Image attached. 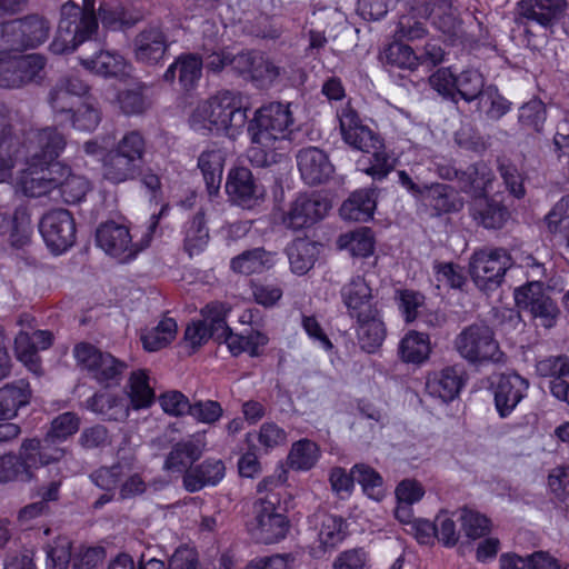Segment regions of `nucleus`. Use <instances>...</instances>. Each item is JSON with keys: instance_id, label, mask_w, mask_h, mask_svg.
Wrapping results in <instances>:
<instances>
[{"instance_id": "obj_3", "label": "nucleus", "mask_w": 569, "mask_h": 569, "mask_svg": "<svg viewBox=\"0 0 569 569\" xmlns=\"http://www.w3.org/2000/svg\"><path fill=\"white\" fill-rule=\"evenodd\" d=\"M99 27L96 0H69L60 8L58 30L50 50L54 54L73 52L91 39Z\"/></svg>"}, {"instance_id": "obj_30", "label": "nucleus", "mask_w": 569, "mask_h": 569, "mask_svg": "<svg viewBox=\"0 0 569 569\" xmlns=\"http://www.w3.org/2000/svg\"><path fill=\"white\" fill-rule=\"evenodd\" d=\"M226 467L220 459H206L183 476V487L189 492L200 491L206 486H216L224 477Z\"/></svg>"}, {"instance_id": "obj_43", "label": "nucleus", "mask_w": 569, "mask_h": 569, "mask_svg": "<svg viewBox=\"0 0 569 569\" xmlns=\"http://www.w3.org/2000/svg\"><path fill=\"white\" fill-rule=\"evenodd\" d=\"M421 200L427 201L437 214L458 211L462 207L452 188L443 183L428 186Z\"/></svg>"}, {"instance_id": "obj_63", "label": "nucleus", "mask_w": 569, "mask_h": 569, "mask_svg": "<svg viewBox=\"0 0 569 569\" xmlns=\"http://www.w3.org/2000/svg\"><path fill=\"white\" fill-rule=\"evenodd\" d=\"M518 118L523 128L541 132L547 119L546 106L540 100H530L519 109Z\"/></svg>"}, {"instance_id": "obj_9", "label": "nucleus", "mask_w": 569, "mask_h": 569, "mask_svg": "<svg viewBox=\"0 0 569 569\" xmlns=\"http://www.w3.org/2000/svg\"><path fill=\"white\" fill-rule=\"evenodd\" d=\"M511 266L512 259L506 249H483L472 254L470 274L480 290L493 291L502 283Z\"/></svg>"}, {"instance_id": "obj_58", "label": "nucleus", "mask_w": 569, "mask_h": 569, "mask_svg": "<svg viewBox=\"0 0 569 569\" xmlns=\"http://www.w3.org/2000/svg\"><path fill=\"white\" fill-rule=\"evenodd\" d=\"M100 121L101 113L99 109L89 102L81 103L64 118V123L69 122L73 129L87 132L96 130Z\"/></svg>"}, {"instance_id": "obj_2", "label": "nucleus", "mask_w": 569, "mask_h": 569, "mask_svg": "<svg viewBox=\"0 0 569 569\" xmlns=\"http://www.w3.org/2000/svg\"><path fill=\"white\" fill-rule=\"evenodd\" d=\"M247 109L239 92L224 90L198 103L190 118V127L202 134L223 131L228 137L238 136L247 123Z\"/></svg>"}, {"instance_id": "obj_47", "label": "nucleus", "mask_w": 569, "mask_h": 569, "mask_svg": "<svg viewBox=\"0 0 569 569\" xmlns=\"http://www.w3.org/2000/svg\"><path fill=\"white\" fill-rule=\"evenodd\" d=\"M14 67L20 78L21 87L32 82H40L44 77L47 60L42 54L30 53L22 56H12Z\"/></svg>"}, {"instance_id": "obj_27", "label": "nucleus", "mask_w": 569, "mask_h": 569, "mask_svg": "<svg viewBox=\"0 0 569 569\" xmlns=\"http://www.w3.org/2000/svg\"><path fill=\"white\" fill-rule=\"evenodd\" d=\"M376 187L356 190L343 201L340 207V216L345 220L367 222L373 217L377 206Z\"/></svg>"}, {"instance_id": "obj_19", "label": "nucleus", "mask_w": 569, "mask_h": 569, "mask_svg": "<svg viewBox=\"0 0 569 569\" xmlns=\"http://www.w3.org/2000/svg\"><path fill=\"white\" fill-rule=\"evenodd\" d=\"M567 7V0H521L517 4L516 23L526 26L533 22L551 28L565 16Z\"/></svg>"}, {"instance_id": "obj_64", "label": "nucleus", "mask_w": 569, "mask_h": 569, "mask_svg": "<svg viewBox=\"0 0 569 569\" xmlns=\"http://www.w3.org/2000/svg\"><path fill=\"white\" fill-rule=\"evenodd\" d=\"M47 566L49 569H67L71 559V541L67 537H58L46 547Z\"/></svg>"}, {"instance_id": "obj_29", "label": "nucleus", "mask_w": 569, "mask_h": 569, "mask_svg": "<svg viewBox=\"0 0 569 569\" xmlns=\"http://www.w3.org/2000/svg\"><path fill=\"white\" fill-rule=\"evenodd\" d=\"M341 298L352 318L367 317L369 312L376 311L371 305V288L360 276L353 277L342 287Z\"/></svg>"}, {"instance_id": "obj_37", "label": "nucleus", "mask_w": 569, "mask_h": 569, "mask_svg": "<svg viewBox=\"0 0 569 569\" xmlns=\"http://www.w3.org/2000/svg\"><path fill=\"white\" fill-rule=\"evenodd\" d=\"M286 253L291 271L298 276H303L313 267L319 249L316 242L306 238H298L288 244Z\"/></svg>"}, {"instance_id": "obj_52", "label": "nucleus", "mask_w": 569, "mask_h": 569, "mask_svg": "<svg viewBox=\"0 0 569 569\" xmlns=\"http://www.w3.org/2000/svg\"><path fill=\"white\" fill-rule=\"evenodd\" d=\"M26 152L20 139L0 142V183L11 178L12 170L18 163H26Z\"/></svg>"}, {"instance_id": "obj_61", "label": "nucleus", "mask_w": 569, "mask_h": 569, "mask_svg": "<svg viewBox=\"0 0 569 569\" xmlns=\"http://www.w3.org/2000/svg\"><path fill=\"white\" fill-rule=\"evenodd\" d=\"M459 520L461 521L462 530L470 539H479L490 531V520L469 508H461L459 510Z\"/></svg>"}, {"instance_id": "obj_20", "label": "nucleus", "mask_w": 569, "mask_h": 569, "mask_svg": "<svg viewBox=\"0 0 569 569\" xmlns=\"http://www.w3.org/2000/svg\"><path fill=\"white\" fill-rule=\"evenodd\" d=\"M137 468V457L130 447H120L117 451V461L111 466H102L89 476L91 482L103 491H114L120 488L126 476Z\"/></svg>"}, {"instance_id": "obj_54", "label": "nucleus", "mask_w": 569, "mask_h": 569, "mask_svg": "<svg viewBox=\"0 0 569 569\" xmlns=\"http://www.w3.org/2000/svg\"><path fill=\"white\" fill-rule=\"evenodd\" d=\"M536 371L540 377L549 378L548 388L552 393L556 383H562L569 378V358L567 356H550L536 363Z\"/></svg>"}, {"instance_id": "obj_18", "label": "nucleus", "mask_w": 569, "mask_h": 569, "mask_svg": "<svg viewBox=\"0 0 569 569\" xmlns=\"http://www.w3.org/2000/svg\"><path fill=\"white\" fill-rule=\"evenodd\" d=\"M417 11L452 42L463 38L462 22L450 0H428L419 4Z\"/></svg>"}, {"instance_id": "obj_45", "label": "nucleus", "mask_w": 569, "mask_h": 569, "mask_svg": "<svg viewBox=\"0 0 569 569\" xmlns=\"http://www.w3.org/2000/svg\"><path fill=\"white\" fill-rule=\"evenodd\" d=\"M209 238L204 214L199 211L184 224V250L190 257L198 254L208 246Z\"/></svg>"}, {"instance_id": "obj_50", "label": "nucleus", "mask_w": 569, "mask_h": 569, "mask_svg": "<svg viewBox=\"0 0 569 569\" xmlns=\"http://www.w3.org/2000/svg\"><path fill=\"white\" fill-rule=\"evenodd\" d=\"M177 331L178 326L174 319L163 318L154 328L142 333L143 348L148 351H158L176 338Z\"/></svg>"}, {"instance_id": "obj_22", "label": "nucleus", "mask_w": 569, "mask_h": 569, "mask_svg": "<svg viewBox=\"0 0 569 569\" xmlns=\"http://www.w3.org/2000/svg\"><path fill=\"white\" fill-rule=\"evenodd\" d=\"M296 159L301 178L309 186L325 183L335 173V167L328 154L317 147L299 150Z\"/></svg>"}, {"instance_id": "obj_4", "label": "nucleus", "mask_w": 569, "mask_h": 569, "mask_svg": "<svg viewBox=\"0 0 569 569\" xmlns=\"http://www.w3.org/2000/svg\"><path fill=\"white\" fill-rule=\"evenodd\" d=\"M271 486L279 487L278 481L266 478L259 482L258 491L267 493L253 502L252 518L247 523L252 539L266 545L284 539L290 528L286 509L280 503V491Z\"/></svg>"}, {"instance_id": "obj_23", "label": "nucleus", "mask_w": 569, "mask_h": 569, "mask_svg": "<svg viewBox=\"0 0 569 569\" xmlns=\"http://www.w3.org/2000/svg\"><path fill=\"white\" fill-rule=\"evenodd\" d=\"M50 435L44 438L26 439L20 447V455L26 459L30 470L49 463L58 462L67 455V448Z\"/></svg>"}, {"instance_id": "obj_33", "label": "nucleus", "mask_w": 569, "mask_h": 569, "mask_svg": "<svg viewBox=\"0 0 569 569\" xmlns=\"http://www.w3.org/2000/svg\"><path fill=\"white\" fill-rule=\"evenodd\" d=\"M57 180V189L67 204L81 202L91 189L86 177L73 173L72 169L62 162H59Z\"/></svg>"}, {"instance_id": "obj_26", "label": "nucleus", "mask_w": 569, "mask_h": 569, "mask_svg": "<svg viewBox=\"0 0 569 569\" xmlns=\"http://www.w3.org/2000/svg\"><path fill=\"white\" fill-rule=\"evenodd\" d=\"M469 210L472 219L486 229H500L509 219L508 208L487 194L472 199Z\"/></svg>"}, {"instance_id": "obj_51", "label": "nucleus", "mask_w": 569, "mask_h": 569, "mask_svg": "<svg viewBox=\"0 0 569 569\" xmlns=\"http://www.w3.org/2000/svg\"><path fill=\"white\" fill-rule=\"evenodd\" d=\"M320 457L318 445L309 439H301L291 446L288 465L295 470L311 469Z\"/></svg>"}, {"instance_id": "obj_17", "label": "nucleus", "mask_w": 569, "mask_h": 569, "mask_svg": "<svg viewBox=\"0 0 569 569\" xmlns=\"http://www.w3.org/2000/svg\"><path fill=\"white\" fill-rule=\"evenodd\" d=\"M342 139L350 147L365 153H370L375 148H381L380 138L363 126L356 110L349 104L340 108L337 112Z\"/></svg>"}, {"instance_id": "obj_24", "label": "nucleus", "mask_w": 569, "mask_h": 569, "mask_svg": "<svg viewBox=\"0 0 569 569\" xmlns=\"http://www.w3.org/2000/svg\"><path fill=\"white\" fill-rule=\"evenodd\" d=\"M226 191L231 200L251 207L263 196V188L256 183L252 172L244 167L232 169L227 178Z\"/></svg>"}, {"instance_id": "obj_16", "label": "nucleus", "mask_w": 569, "mask_h": 569, "mask_svg": "<svg viewBox=\"0 0 569 569\" xmlns=\"http://www.w3.org/2000/svg\"><path fill=\"white\" fill-rule=\"evenodd\" d=\"M89 84L74 74L59 78L49 92V103L56 119L63 124L76 106V99L84 97L89 92Z\"/></svg>"}, {"instance_id": "obj_36", "label": "nucleus", "mask_w": 569, "mask_h": 569, "mask_svg": "<svg viewBox=\"0 0 569 569\" xmlns=\"http://www.w3.org/2000/svg\"><path fill=\"white\" fill-rule=\"evenodd\" d=\"M495 180L492 170L485 162H476L467 167L460 174L459 188L472 199L488 193Z\"/></svg>"}, {"instance_id": "obj_25", "label": "nucleus", "mask_w": 569, "mask_h": 569, "mask_svg": "<svg viewBox=\"0 0 569 569\" xmlns=\"http://www.w3.org/2000/svg\"><path fill=\"white\" fill-rule=\"evenodd\" d=\"M203 69V59L197 53H181L168 67L163 73V80L172 83L176 79L180 87L186 90H192L201 79Z\"/></svg>"}, {"instance_id": "obj_1", "label": "nucleus", "mask_w": 569, "mask_h": 569, "mask_svg": "<svg viewBox=\"0 0 569 569\" xmlns=\"http://www.w3.org/2000/svg\"><path fill=\"white\" fill-rule=\"evenodd\" d=\"M293 117L289 103L270 102L256 110L248 122L251 144L247 149L249 162L266 168L280 161L281 144L293 131Z\"/></svg>"}, {"instance_id": "obj_60", "label": "nucleus", "mask_w": 569, "mask_h": 569, "mask_svg": "<svg viewBox=\"0 0 569 569\" xmlns=\"http://www.w3.org/2000/svg\"><path fill=\"white\" fill-rule=\"evenodd\" d=\"M386 63L405 70L413 71L418 68V54L413 49L402 42H393L385 50Z\"/></svg>"}, {"instance_id": "obj_53", "label": "nucleus", "mask_w": 569, "mask_h": 569, "mask_svg": "<svg viewBox=\"0 0 569 569\" xmlns=\"http://www.w3.org/2000/svg\"><path fill=\"white\" fill-rule=\"evenodd\" d=\"M129 397L133 409L149 408L154 401V391L149 386V377L146 371H133L129 379Z\"/></svg>"}, {"instance_id": "obj_56", "label": "nucleus", "mask_w": 569, "mask_h": 569, "mask_svg": "<svg viewBox=\"0 0 569 569\" xmlns=\"http://www.w3.org/2000/svg\"><path fill=\"white\" fill-rule=\"evenodd\" d=\"M10 228V243L12 247L20 249L30 243L33 229L30 212L26 206L16 208Z\"/></svg>"}, {"instance_id": "obj_5", "label": "nucleus", "mask_w": 569, "mask_h": 569, "mask_svg": "<svg viewBox=\"0 0 569 569\" xmlns=\"http://www.w3.org/2000/svg\"><path fill=\"white\" fill-rule=\"evenodd\" d=\"M453 348L470 365L505 362V353L495 337V331L485 322L465 327L455 337Z\"/></svg>"}, {"instance_id": "obj_38", "label": "nucleus", "mask_w": 569, "mask_h": 569, "mask_svg": "<svg viewBox=\"0 0 569 569\" xmlns=\"http://www.w3.org/2000/svg\"><path fill=\"white\" fill-rule=\"evenodd\" d=\"M98 13L102 27L112 31L129 29L142 19V14L129 11L119 1L101 3Z\"/></svg>"}, {"instance_id": "obj_14", "label": "nucleus", "mask_w": 569, "mask_h": 569, "mask_svg": "<svg viewBox=\"0 0 569 569\" xmlns=\"http://www.w3.org/2000/svg\"><path fill=\"white\" fill-rule=\"evenodd\" d=\"M97 243L109 256L120 262H129L134 259L142 247L132 242V236L126 226L109 221L97 230Z\"/></svg>"}, {"instance_id": "obj_41", "label": "nucleus", "mask_w": 569, "mask_h": 569, "mask_svg": "<svg viewBox=\"0 0 569 569\" xmlns=\"http://www.w3.org/2000/svg\"><path fill=\"white\" fill-rule=\"evenodd\" d=\"M87 407L108 420L121 421L129 416L126 399L112 393L93 395L87 400Z\"/></svg>"}, {"instance_id": "obj_57", "label": "nucleus", "mask_w": 569, "mask_h": 569, "mask_svg": "<svg viewBox=\"0 0 569 569\" xmlns=\"http://www.w3.org/2000/svg\"><path fill=\"white\" fill-rule=\"evenodd\" d=\"M33 477L26 459L19 456L0 457V483L10 481H30Z\"/></svg>"}, {"instance_id": "obj_49", "label": "nucleus", "mask_w": 569, "mask_h": 569, "mask_svg": "<svg viewBox=\"0 0 569 569\" xmlns=\"http://www.w3.org/2000/svg\"><path fill=\"white\" fill-rule=\"evenodd\" d=\"M338 242L340 248L347 249L352 257L367 258L373 252V234L367 227L341 234Z\"/></svg>"}, {"instance_id": "obj_34", "label": "nucleus", "mask_w": 569, "mask_h": 569, "mask_svg": "<svg viewBox=\"0 0 569 569\" xmlns=\"http://www.w3.org/2000/svg\"><path fill=\"white\" fill-rule=\"evenodd\" d=\"M276 263V253L262 247L246 250L230 261L232 271L241 274L261 273L271 269Z\"/></svg>"}, {"instance_id": "obj_44", "label": "nucleus", "mask_w": 569, "mask_h": 569, "mask_svg": "<svg viewBox=\"0 0 569 569\" xmlns=\"http://www.w3.org/2000/svg\"><path fill=\"white\" fill-rule=\"evenodd\" d=\"M398 353L403 362H423L430 353L429 337L417 331L408 332L399 343Z\"/></svg>"}, {"instance_id": "obj_46", "label": "nucleus", "mask_w": 569, "mask_h": 569, "mask_svg": "<svg viewBox=\"0 0 569 569\" xmlns=\"http://www.w3.org/2000/svg\"><path fill=\"white\" fill-rule=\"evenodd\" d=\"M456 91L458 93V101L461 99L466 102L476 100H479V103L483 102L486 88L482 73L476 69L463 70L457 76Z\"/></svg>"}, {"instance_id": "obj_15", "label": "nucleus", "mask_w": 569, "mask_h": 569, "mask_svg": "<svg viewBox=\"0 0 569 569\" xmlns=\"http://www.w3.org/2000/svg\"><path fill=\"white\" fill-rule=\"evenodd\" d=\"M529 382L516 372L500 373L491 382L495 407L500 418H507L527 396Z\"/></svg>"}, {"instance_id": "obj_28", "label": "nucleus", "mask_w": 569, "mask_h": 569, "mask_svg": "<svg viewBox=\"0 0 569 569\" xmlns=\"http://www.w3.org/2000/svg\"><path fill=\"white\" fill-rule=\"evenodd\" d=\"M203 447L201 440L194 437L177 442L166 458L164 469L184 476L202 456Z\"/></svg>"}, {"instance_id": "obj_31", "label": "nucleus", "mask_w": 569, "mask_h": 569, "mask_svg": "<svg viewBox=\"0 0 569 569\" xmlns=\"http://www.w3.org/2000/svg\"><path fill=\"white\" fill-rule=\"evenodd\" d=\"M462 385L461 370L457 367H447L428 377L426 390L431 397L449 402L459 395Z\"/></svg>"}, {"instance_id": "obj_7", "label": "nucleus", "mask_w": 569, "mask_h": 569, "mask_svg": "<svg viewBox=\"0 0 569 569\" xmlns=\"http://www.w3.org/2000/svg\"><path fill=\"white\" fill-rule=\"evenodd\" d=\"M49 30V22L38 16L0 23V53L38 47L47 40Z\"/></svg>"}, {"instance_id": "obj_12", "label": "nucleus", "mask_w": 569, "mask_h": 569, "mask_svg": "<svg viewBox=\"0 0 569 569\" xmlns=\"http://www.w3.org/2000/svg\"><path fill=\"white\" fill-rule=\"evenodd\" d=\"M515 301L519 309L528 311L545 328L555 326L559 316L556 302L545 292L540 282L533 281L515 290Z\"/></svg>"}, {"instance_id": "obj_59", "label": "nucleus", "mask_w": 569, "mask_h": 569, "mask_svg": "<svg viewBox=\"0 0 569 569\" xmlns=\"http://www.w3.org/2000/svg\"><path fill=\"white\" fill-rule=\"evenodd\" d=\"M112 150L142 163L147 153V140L141 131L128 130L117 141Z\"/></svg>"}, {"instance_id": "obj_48", "label": "nucleus", "mask_w": 569, "mask_h": 569, "mask_svg": "<svg viewBox=\"0 0 569 569\" xmlns=\"http://www.w3.org/2000/svg\"><path fill=\"white\" fill-rule=\"evenodd\" d=\"M369 154V157L358 161L359 170L370 176L373 180H383L395 168L393 159L383 149V146L372 149Z\"/></svg>"}, {"instance_id": "obj_10", "label": "nucleus", "mask_w": 569, "mask_h": 569, "mask_svg": "<svg viewBox=\"0 0 569 569\" xmlns=\"http://www.w3.org/2000/svg\"><path fill=\"white\" fill-rule=\"evenodd\" d=\"M21 141L27 161L56 163L67 147L66 136L57 127L30 130Z\"/></svg>"}, {"instance_id": "obj_21", "label": "nucleus", "mask_w": 569, "mask_h": 569, "mask_svg": "<svg viewBox=\"0 0 569 569\" xmlns=\"http://www.w3.org/2000/svg\"><path fill=\"white\" fill-rule=\"evenodd\" d=\"M167 34L160 23H150L138 32L133 40V52L137 61L157 64L169 49Z\"/></svg>"}, {"instance_id": "obj_55", "label": "nucleus", "mask_w": 569, "mask_h": 569, "mask_svg": "<svg viewBox=\"0 0 569 569\" xmlns=\"http://www.w3.org/2000/svg\"><path fill=\"white\" fill-rule=\"evenodd\" d=\"M352 475L369 498L377 501L383 498V479L378 471L368 465L357 463L352 467Z\"/></svg>"}, {"instance_id": "obj_32", "label": "nucleus", "mask_w": 569, "mask_h": 569, "mask_svg": "<svg viewBox=\"0 0 569 569\" xmlns=\"http://www.w3.org/2000/svg\"><path fill=\"white\" fill-rule=\"evenodd\" d=\"M140 167L141 162L112 149L104 154L102 160L103 178L114 184L134 180L140 172Z\"/></svg>"}, {"instance_id": "obj_8", "label": "nucleus", "mask_w": 569, "mask_h": 569, "mask_svg": "<svg viewBox=\"0 0 569 569\" xmlns=\"http://www.w3.org/2000/svg\"><path fill=\"white\" fill-rule=\"evenodd\" d=\"M330 208L329 200L319 192L299 193L282 210L280 223L295 232L309 229L322 220Z\"/></svg>"}, {"instance_id": "obj_13", "label": "nucleus", "mask_w": 569, "mask_h": 569, "mask_svg": "<svg viewBox=\"0 0 569 569\" xmlns=\"http://www.w3.org/2000/svg\"><path fill=\"white\" fill-rule=\"evenodd\" d=\"M17 178V188L29 198H40L50 194L57 189V174L59 162L41 163L26 161Z\"/></svg>"}, {"instance_id": "obj_42", "label": "nucleus", "mask_w": 569, "mask_h": 569, "mask_svg": "<svg viewBox=\"0 0 569 569\" xmlns=\"http://www.w3.org/2000/svg\"><path fill=\"white\" fill-rule=\"evenodd\" d=\"M80 63L88 70L103 77H119L126 73L124 58L113 51H100L90 58H80Z\"/></svg>"}, {"instance_id": "obj_6", "label": "nucleus", "mask_w": 569, "mask_h": 569, "mask_svg": "<svg viewBox=\"0 0 569 569\" xmlns=\"http://www.w3.org/2000/svg\"><path fill=\"white\" fill-rule=\"evenodd\" d=\"M73 356L81 370L103 387L119 385L127 369L124 361L87 342L78 343Z\"/></svg>"}, {"instance_id": "obj_11", "label": "nucleus", "mask_w": 569, "mask_h": 569, "mask_svg": "<svg viewBox=\"0 0 569 569\" xmlns=\"http://www.w3.org/2000/svg\"><path fill=\"white\" fill-rule=\"evenodd\" d=\"M39 231L47 247L54 254L71 248L76 240V223L67 209H53L42 216Z\"/></svg>"}, {"instance_id": "obj_35", "label": "nucleus", "mask_w": 569, "mask_h": 569, "mask_svg": "<svg viewBox=\"0 0 569 569\" xmlns=\"http://www.w3.org/2000/svg\"><path fill=\"white\" fill-rule=\"evenodd\" d=\"M30 397L29 383L22 379L0 388V422L14 418L18 410L29 403Z\"/></svg>"}, {"instance_id": "obj_62", "label": "nucleus", "mask_w": 569, "mask_h": 569, "mask_svg": "<svg viewBox=\"0 0 569 569\" xmlns=\"http://www.w3.org/2000/svg\"><path fill=\"white\" fill-rule=\"evenodd\" d=\"M548 229L552 233H560L569 247V196L560 199L546 216Z\"/></svg>"}, {"instance_id": "obj_39", "label": "nucleus", "mask_w": 569, "mask_h": 569, "mask_svg": "<svg viewBox=\"0 0 569 569\" xmlns=\"http://www.w3.org/2000/svg\"><path fill=\"white\" fill-rule=\"evenodd\" d=\"M366 316L356 317L358 322L357 336L361 348L371 353L383 342L386 328L378 317L377 310Z\"/></svg>"}, {"instance_id": "obj_40", "label": "nucleus", "mask_w": 569, "mask_h": 569, "mask_svg": "<svg viewBox=\"0 0 569 569\" xmlns=\"http://www.w3.org/2000/svg\"><path fill=\"white\" fill-rule=\"evenodd\" d=\"M223 164L224 152L221 149H208L199 156L198 167L210 194L217 193L221 186Z\"/></svg>"}]
</instances>
